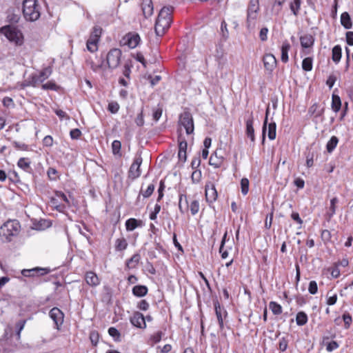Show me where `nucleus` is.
<instances>
[{"mask_svg": "<svg viewBox=\"0 0 353 353\" xmlns=\"http://www.w3.org/2000/svg\"><path fill=\"white\" fill-rule=\"evenodd\" d=\"M173 10L174 8L170 6H164L161 9L154 26V30L157 36H163L169 28L172 22Z\"/></svg>", "mask_w": 353, "mask_h": 353, "instance_id": "f257e3e1", "label": "nucleus"}, {"mask_svg": "<svg viewBox=\"0 0 353 353\" xmlns=\"http://www.w3.org/2000/svg\"><path fill=\"white\" fill-rule=\"evenodd\" d=\"M260 14L259 0H250L246 12V27L253 30L256 25Z\"/></svg>", "mask_w": 353, "mask_h": 353, "instance_id": "f03ea898", "label": "nucleus"}, {"mask_svg": "<svg viewBox=\"0 0 353 353\" xmlns=\"http://www.w3.org/2000/svg\"><path fill=\"white\" fill-rule=\"evenodd\" d=\"M22 10L25 19L28 21H35L41 15L40 6L37 0H24Z\"/></svg>", "mask_w": 353, "mask_h": 353, "instance_id": "7ed1b4c3", "label": "nucleus"}, {"mask_svg": "<svg viewBox=\"0 0 353 353\" xmlns=\"http://www.w3.org/2000/svg\"><path fill=\"white\" fill-rule=\"evenodd\" d=\"M20 230V224L17 220H9L3 223L0 228V234L7 241H11V237L17 235Z\"/></svg>", "mask_w": 353, "mask_h": 353, "instance_id": "20e7f679", "label": "nucleus"}, {"mask_svg": "<svg viewBox=\"0 0 353 353\" xmlns=\"http://www.w3.org/2000/svg\"><path fill=\"white\" fill-rule=\"evenodd\" d=\"M0 32L3 34L10 41L17 45L23 43V35L20 30L12 26H3L0 29Z\"/></svg>", "mask_w": 353, "mask_h": 353, "instance_id": "39448f33", "label": "nucleus"}, {"mask_svg": "<svg viewBox=\"0 0 353 353\" xmlns=\"http://www.w3.org/2000/svg\"><path fill=\"white\" fill-rule=\"evenodd\" d=\"M121 54V50L118 48H113L108 52L106 61L110 68L115 69L119 65Z\"/></svg>", "mask_w": 353, "mask_h": 353, "instance_id": "423d86ee", "label": "nucleus"}, {"mask_svg": "<svg viewBox=\"0 0 353 353\" xmlns=\"http://www.w3.org/2000/svg\"><path fill=\"white\" fill-rule=\"evenodd\" d=\"M57 198H53L51 203L59 212H63L66 206H70V202L67 196L61 192L56 193Z\"/></svg>", "mask_w": 353, "mask_h": 353, "instance_id": "0eeeda50", "label": "nucleus"}, {"mask_svg": "<svg viewBox=\"0 0 353 353\" xmlns=\"http://www.w3.org/2000/svg\"><path fill=\"white\" fill-rule=\"evenodd\" d=\"M179 125L183 126L188 134H191L194 132V122L191 114L185 112L181 114L179 117Z\"/></svg>", "mask_w": 353, "mask_h": 353, "instance_id": "6e6552de", "label": "nucleus"}, {"mask_svg": "<svg viewBox=\"0 0 353 353\" xmlns=\"http://www.w3.org/2000/svg\"><path fill=\"white\" fill-rule=\"evenodd\" d=\"M142 157L140 154H138L135 157L133 163L130 165L129 172H128V177L132 179H135L140 176L141 172L140 170V166L142 163Z\"/></svg>", "mask_w": 353, "mask_h": 353, "instance_id": "1a4fd4ad", "label": "nucleus"}, {"mask_svg": "<svg viewBox=\"0 0 353 353\" xmlns=\"http://www.w3.org/2000/svg\"><path fill=\"white\" fill-rule=\"evenodd\" d=\"M141 38L139 35L135 32L128 33L121 41L122 45L127 46L132 49L136 48L139 44Z\"/></svg>", "mask_w": 353, "mask_h": 353, "instance_id": "9d476101", "label": "nucleus"}, {"mask_svg": "<svg viewBox=\"0 0 353 353\" xmlns=\"http://www.w3.org/2000/svg\"><path fill=\"white\" fill-rule=\"evenodd\" d=\"M130 323L135 327L140 329L146 327L145 316L139 312H135L130 318Z\"/></svg>", "mask_w": 353, "mask_h": 353, "instance_id": "9b49d317", "label": "nucleus"}, {"mask_svg": "<svg viewBox=\"0 0 353 353\" xmlns=\"http://www.w3.org/2000/svg\"><path fill=\"white\" fill-rule=\"evenodd\" d=\"M50 269L42 268H34L32 269H23L21 271V274L23 276L30 277L34 276H43L48 274Z\"/></svg>", "mask_w": 353, "mask_h": 353, "instance_id": "f8f14e48", "label": "nucleus"}, {"mask_svg": "<svg viewBox=\"0 0 353 353\" xmlns=\"http://www.w3.org/2000/svg\"><path fill=\"white\" fill-rule=\"evenodd\" d=\"M50 316L56 324L57 328L59 329V327L61 325L63 322L64 314L62 311L58 307H53L50 311Z\"/></svg>", "mask_w": 353, "mask_h": 353, "instance_id": "ddd939ff", "label": "nucleus"}, {"mask_svg": "<svg viewBox=\"0 0 353 353\" xmlns=\"http://www.w3.org/2000/svg\"><path fill=\"white\" fill-rule=\"evenodd\" d=\"M214 309L220 329L223 330V319L227 316L228 312L218 302L214 303Z\"/></svg>", "mask_w": 353, "mask_h": 353, "instance_id": "4468645a", "label": "nucleus"}, {"mask_svg": "<svg viewBox=\"0 0 353 353\" xmlns=\"http://www.w3.org/2000/svg\"><path fill=\"white\" fill-rule=\"evenodd\" d=\"M205 198L207 201L212 203L217 198V192L214 185L209 182L205 185Z\"/></svg>", "mask_w": 353, "mask_h": 353, "instance_id": "2eb2a0df", "label": "nucleus"}, {"mask_svg": "<svg viewBox=\"0 0 353 353\" xmlns=\"http://www.w3.org/2000/svg\"><path fill=\"white\" fill-rule=\"evenodd\" d=\"M263 62L265 68L269 72H272L276 65V59L272 54H265Z\"/></svg>", "mask_w": 353, "mask_h": 353, "instance_id": "dca6fc26", "label": "nucleus"}, {"mask_svg": "<svg viewBox=\"0 0 353 353\" xmlns=\"http://www.w3.org/2000/svg\"><path fill=\"white\" fill-rule=\"evenodd\" d=\"M51 72L52 70L50 68H44L39 75L32 77V85L37 86L39 83H42L50 77Z\"/></svg>", "mask_w": 353, "mask_h": 353, "instance_id": "f3484780", "label": "nucleus"}, {"mask_svg": "<svg viewBox=\"0 0 353 353\" xmlns=\"http://www.w3.org/2000/svg\"><path fill=\"white\" fill-rule=\"evenodd\" d=\"M100 40V37L94 35L90 33L89 39L86 42V48L90 52H94L98 50V43Z\"/></svg>", "mask_w": 353, "mask_h": 353, "instance_id": "a211bd4d", "label": "nucleus"}, {"mask_svg": "<svg viewBox=\"0 0 353 353\" xmlns=\"http://www.w3.org/2000/svg\"><path fill=\"white\" fill-rule=\"evenodd\" d=\"M141 9L145 18H149L153 14L154 7L152 0H143Z\"/></svg>", "mask_w": 353, "mask_h": 353, "instance_id": "6ab92c4d", "label": "nucleus"}, {"mask_svg": "<svg viewBox=\"0 0 353 353\" xmlns=\"http://www.w3.org/2000/svg\"><path fill=\"white\" fill-rule=\"evenodd\" d=\"M86 283L92 287H96L99 285L100 281L97 275L93 272H88L85 275Z\"/></svg>", "mask_w": 353, "mask_h": 353, "instance_id": "aec40b11", "label": "nucleus"}, {"mask_svg": "<svg viewBox=\"0 0 353 353\" xmlns=\"http://www.w3.org/2000/svg\"><path fill=\"white\" fill-rule=\"evenodd\" d=\"M223 157L221 155H219L218 151H215L210 158L209 163L210 165L217 168H219L223 162Z\"/></svg>", "mask_w": 353, "mask_h": 353, "instance_id": "412c9836", "label": "nucleus"}, {"mask_svg": "<svg viewBox=\"0 0 353 353\" xmlns=\"http://www.w3.org/2000/svg\"><path fill=\"white\" fill-rule=\"evenodd\" d=\"M254 120L251 117L246 121V135L252 142L255 141L254 130L253 127Z\"/></svg>", "mask_w": 353, "mask_h": 353, "instance_id": "4be33fe9", "label": "nucleus"}, {"mask_svg": "<svg viewBox=\"0 0 353 353\" xmlns=\"http://www.w3.org/2000/svg\"><path fill=\"white\" fill-rule=\"evenodd\" d=\"M300 42L303 48H308L314 45V39L310 34H305L300 37Z\"/></svg>", "mask_w": 353, "mask_h": 353, "instance_id": "5701e85b", "label": "nucleus"}, {"mask_svg": "<svg viewBox=\"0 0 353 353\" xmlns=\"http://www.w3.org/2000/svg\"><path fill=\"white\" fill-rule=\"evenodd\" d=\"M341 23L344 28L349 30L352 28V22L348 12H344L341 15Z\"/></svg>", "mask_w": 353, "mask_h": 353, "instance_id": "b1692460", "label": "nucleus"}, {"mask_svg": "<svg viewBox=\"0 0 353 353\" xmlns=\"http://www.w3.org/2000/svg\"><path fill=\"white\" fill-rule=\"evenodd\" d=\"M179 209L181 213L184 214L188 211V199L185 194H181L179 195Z\"/></svg>", "mask_w": 353, "mask_h": 353, "instance_id": "393cba45", "label": "nucleus"}, {"mask_svg": "<svg viewBox=\"0 0 353 353\" xmlns=\"http://www.w3.org/2000/svg\"><path fill=\"white\" fill-rule=\"evenodd\" d=\"M342 56L341 47L339 45L335 46L332 51V59L335 63H339Z\"/></svg>", "mask_w": 353, "mask_h": 353, "instance_id": "a878e982", "label": "nucleus"}, {"mask_svg": "<svg viewBox=\"0 0 353 353\" xmlns=\"http://www.w3.org/2000/svg\"><path fill=\"white\" fill-rule=\"evenodd\" d=\"M290 49V44L288 41H284L281 46V61L284 63L288 61V52Z\"/></svg>", "mask_w": 353, "mask_h": 353, "instance_id": "bb28decb", "label": "nucleus"}, {"mask_svg": "<svg viewBox=\"0 0 353 353\" xmlns=\"http://www.w3.org/2000/svg\"><path fill=\"white\" fill-rule=\"evenodd\" d=\"M148 293V288L145 285H135L132 288V294L138 297L144 296Z\"/></svg>", "mask_w": 353, "mask_h": 353, "instance_id": "cd10ccee", "label": "nucleus"}, {"mask_svg": "<svg viewBox=\"0 0 353 353\" xmlns=\"http://www.w3.org/2000/svg\"><path fill=\"white\" fill-rule=\"evenodd\" d=\"M30 163L29 159L23 157L19 159L17 165L23 170L28 172L31 170Z\"/></svg>", "mask_w": 353, "mask_h": 353, "instance_id": "c85d7f7f", "label": "nucleus"}, {"mask_svg": "<svg viewBox=\"0 0 353 353\" xmlns=\"http://www.w3.org/2000/svg\"><path fill=\"white\" fill-rule=\"evenodd\" d=\"M141 256L139 254H134L126 263V266L129 269L135 268L138 265Z\"/></svg>", "mask_w": 353, "mask_h": 353, "instance_id": "c756f323", "label": "nucleus"}, {"mask_svg": "<svg viewBox=\"0 0 353 353\" xmlns=\"http://www.w3.org/2000/svg\"><path fill=\"white\" fill-rule=\"evenodd\" d=\"M114 246L117 251H123L127 248L128 243L123 237H121L116 240Z\"/></svg>", "mask_w": 353, "mask_h": 353, "instance_id": "7c9ffc66", "label": "nucleus"}, {"mask_svg": "<svg viewBox=\"0 0 353 353\" xmlns=\"http://www.w3.org/2000/svg\"><path fill=\"white\" fill-rule=\"evenodd\" d=\"M341 107V101L338 95L333 94L332 100V109L334 112H337Z\"/></svg>", "mask_w": 353, "mask_h": 353, "instance_id": "2f4dec72", "label": "nucleus"}, {"mask_svg": "<svg viewBox=\"0 0 353 353\" xmlns=\"http://www.w3.org/2000/svg\"><path fill=\"white\" fill-rule=\"evenodd\" d=\"M328 338H324L323 339V344L325 345L326 347V350L329 352H332V351L336 350L338 347H339V344L337 342L334 341H326V340H327Z\"/></svg>", "mask_w": 353, "mask_h": 353, "instance_id": "473e14b6", "label": "nucleus"}, {"mask_svg": "<svg viewBox=\"0 0 353 353\" xmlns=\"http://www.w3.org/2000/svg\"><path fill=\"white\" fill-rule=\"evenodd\" d=\"M338 143H339V139L335 136H332L326 145V149H327V152L329 153L332 152V151L337 146Z\"/></svg>", "mask_w": 353, "mask_h": 353, "instance_id": "72a5a7b5", "label": "nucleus"}, {"mask_svg": "<svg viewBox=\"0 0 353 353\" xmlns=\"http://www.w3.org/2000/svg\"><path fill=\"white\" fill-rule=\"evenodd\" d=\"M307 316L304 312H299L296 316V322L298 325H304L307 322Z\"/></svg>", "mask_w": 353, "mask_h": 353, "instance_id": "f704fd0d", "label": "nucleus"}, {"mask_svg": "<svg viewBox=\"0 0 353 353\" xmlns=\"http://www.w3.org/2000/svg\"><path fill=\"white\" fill-rule=\"evenodd\" d=\"M269 308L271 310L272 313L275 315H279L283 312L281 305L274 301L270 302Z\"/></svg>", "mask_w": 353, "mask_h": 353, "instance_id": "c9c22d12", "label": "nucleus"}, {"mask_svg": "<svg viewBox=\"0 0 353 353\" xmlns=\"http://www.w3.org/2000/svg\"><path fill=\"white\" fill-rule=\"evenodd\" d=\"M268 138L270 140H274L276 135V125L275 122H270L268 124Z\"/></svg>", "mask_w": 353, "mask_h": 353, "instance_id": "e433bc0d", "label": "nucleus"}, {"mask_svg": "<svg viewBox=\"0 0 353 353\" xmlns=\"http://www.w3.org/2000/svg\"><path fill=\"white\" fill-rule=\"evenodd\" d=\"M139 221L135 219L131 218L125 221V228L128 231H132L139 225Z\"/></svg>", "mask_w": 353, "mask_h": 353, "instance_id": "4c0bfd02", "label": "nucleus"}, {"mask_svg": "<svg viewBox=\"0 0 353 353\" xmlns=\"http://www.w3.org/2000/svg\"><path fill=\"white\" fill-rule=\"evenodd\" d=\"M301 6V0H292L290 8L292 13L297 16Z\"/></svg>", "mask_w": 353, "mask_h": 353, "instance_id": "58836bf2", "label": "nucleus"}, {"mask_svg": "<svg viewBox=\"0 0 353 353\" xmlns=\"http://www.w3.org/2000/svg\"><path fill=\"white\" fill-rule=\"evenodd\" d=\"M313 60L311 57L305 58L302 61V68L303 70L309 72L312 70Z\"/></svg>", "mask_w": 353, "mask_h": 353, "instance_id": "ea45409f", "label": "nucleus"}, {"mask_svg": "<svg viewBox=\"0 0 353 353\" xmlns=\"http://www.w3.org/2000/svg\"><path fill=\"white\" fill-rule=\"evenodd\" d=\"M88 63L90 65V68L94 72H98L102 70L103 68V61L101 59H99L97 63H94V61H88Z\"/></svg>", "mask_w": 353, "mask_h": 353, "instance_id": "a19ab883", "label": "nucleus"}, {"mask_svg": "<svg viewBox=\"0 0 353 353\" xmlns=\"http://www.w3.org/2000/svg\"><path fill=\"white\" fill-rule=\"evenodd\" d=\"M338 203V199L334 197L330 201V206L329 208V210L327 212V215L330 218H331L336 212V204Z\"/></svg>", "mask_w": 353, "mask_h": 353, "instance_id": "79ce46f5", "label": "nucleus"}, {"mask_svg": "<svg viewBox=\"0 0 353 353\" xmlns=\"http://www.w3.org/2000/svg\"><path fill=\"white\" fill-rule=\"evenodd\" d=\"M241 190L243 195H246L249 191V181L247 178H243L241 181Z\"/></svg>", "mask_w": 353, "mask_h": 353, "instance_id": "37998d69", "label": "nucleus"}, {"mask_svg": "<svg viewBox=\"0 0 353 353\" xmlns=\"http://www.w3.org/2000/svg\"><path fill=\"white\" fill-rule=\"evenodd\" d=\"M108 334L114 339L115 341H120L121 334L115 327H111L108 329Z\"/></svg>", "mask_w": 353, "mask_h": 353, "instance_id": "c03bdc74", "label": "nucleus"}, {"mask_svg": "<svg viewBox=\"0 0 353 353\" xmlns=\"http://www.w3.org/2000/svg\"><path fill=\"white\" fill-rule=\"evenodd\" d=\"M154 188L155 186L154 184H150L145 190L141 191V194L143 195L144 198H148L152 194Z\"/></svg>", "mask_w": 353, "mask_h": 353, "instance_id": "a18cd8bd", "label": "nucleus"}, {"mask_svg": "<svg viewBox=\"0 0 353 353\" xmlns=\"http://www.w3.org/2000/svg\"><path fill=\"white\" fill-rule=\"evenodd\" d=\"M190 212L192 215L196 214L199 211V202L197 200H194L190 203Z\"/></svg>", "mask_w": 353, "mask_h": 353, "instance_id": "49530a36", "label": "nucleus"}, {"mask_svg": "<svg viewBox=\"0 0 353 353\" xmlns=\"http://www.w3.org/2000/svg\"><path fill=\"white\" fill-rule=\"evenodd\" d=\"M108 110L112 114H116L119 110V105L116 101L109 103Z\"/></svg>", "mask_w": 353, "mask_h": 353, "instance_id": "de8ad7c7", "label": "nucleus"}, {"mask_svg": "<svg viewBox=\"0 0 353 353\" xmlns=\"http://www.w3.org/2000/svg\"><path fill=\"white\" fill-rule=\"evenodd\" d=\"M121 148V143L119 141L114 140L112 143V149L114 154H119Z\"/></svg>", "mask_w": 353, "mask_h": 353, "instance_id": "09e8293b", "label": "nucleus"}, {"mask_svg": "<svg viewBox=\"0 0 353 353\" xmlns=\"http://www.w3.org/2000/svg\"><path fill=\"white\" fill-rule=\"evenodd\" d=\"M221 32L222 34V37L224 39H227L229 37V32L227 28V23L225 21L221 22Z\"/></svg>", "mask_w": 353, "mask_h": 353, "instance_id": "8fccbe9b", "label": "nucleus"}, {"mask_svg": "<svg viewBox=\"0 0 353 353\" xmlns=\"http://www.w3.org/2000/svg\"><path fill=\"white\" fill-rule=\"evenodd\" d=\"M308 291L311 294H316L318 291L317 283L315 281H311L309 283Z\"/></svg>", "mask_w": 353, "mask_h": 353, "instance_id": "3c124183", "label": "nucleus"}, {"mask_svg": "<svg viewBox=\"0 0 353 353\" xmlns=\"http://www.w3.org/2000/svg\"><path fill=\"white\" fill-rule=\"evenodd\" d=\"M288 345V341L285 338L282 337L281 339H280L279 343V349L281 352L285 351L287 350Z\"/></svg>", "mask_w": 353, "mask_h": 353, "instance_id": "603ef678", "label": "nucleus"}, {"mask_svg": "<svg viewBox=\"0 0 353 353\" xmlns=\"http://www.w3.org/2000/svg\"><path fill=\"white\" fill-rule=\"evenodd\" d=\"M337 301V295L336 294H334L332 295H330V292L327 294V304L328 305H333L336 303Z\"/></svg>", "mask_w": 353, "mask_h": 353, "instance_id": "864d4df0", "label": "nucleus"}, {"mask_svg": "<svg viewBox=\"0 0 353 353\" xmlns=\"http://www.w3.org/2000/svg\"><path fill=\"white\" fill-rule=\"evenodd\" d=\"M12 144H13L14 147L17 150H28V145L23 143L14 141L12 143Z\"/></svg>", "mask_w": 353, "mask_h": 353, "instance_id": "5fc2aeb1", "label": "nucleus"}, {"mask_svg": "<svg viewBox=\"0 0 353 353\" xmlns=\"http://www.w3.org/2000/svg\"><path fill=\"white\" fill-rule=\"evenodd\" d=\"M191 177L193 183H198L201 177V172L200 170H194Z\"/></svg>", "mask_w": 353, "mask_h": 353, "instance_id": "6e6d98bb", "label": "nucleus"}, {"mask_svg": "<svg viewBox=\"0 0 353 353\" xmlns=\"http://www.w3.org/2000/svg\"><path fill=\"white\" fill-rule=\"evenodd\" d=\"M3 105L5 107L10 108L14 107V102L12 98L6 97H4L2 100Z\"/></svg>", "mask_w": 353, "mask_h": 353, "instance_id": "4d7b16f0", "label": "nucleus"}, {"mask_svg": "<svg viewBox=\"0 0 353 353\" xmlns=\"http://www.w3.org/2000/svg\"><path fill=\"white\" fill-rule=\"evenodd\" d=\"M70 135L72 139H78L81 135V132L78 128L73 129L70 131Z\"/></svg>", "mask_w": 353, "mask_h": 353, "instance_id": "13d9d810", "label": "nucleus"}, {"mask_svg": "<svg viewBox=\"0 0 353 353\" xmlns=\"http://www.w3.org/2000/svg\"><path fill=\"white\" fill-rule=\"evenodd\" d=\"M161 337H162V332L159 331V332H157L156 333H154L151 336L150 339L152 341V343H157L161 341Z\"/></svg>", "mask_w": 353, "mask_h": 353, "instance_id": "bf43d9fd", "label": "nucleus"}, {"mask_svg": "<svg viewBox=\"0 0 353 353\" xmlns=\"http://www.w3.org/2000/svg\"><path fill=\"white\" fill-rule=\"evenodd\" d=\"M268 29L267 28H263L261 29L259 32V37L262 41H265L268 39Z\"/></svg>", "mask_w": 353, "mask_h": 353, "instance_id": "052dcab7", "label": "nucleus"}, {"mask_svg": "<svg viewBox=\"0 0 353 353\" xmlns=\"http://www.w3.org/2000/svg\"><path fill=\"white\" fill-rule=\"evenodd\" d=\"M135 123L138 126H142L144 124V119L143 115V110L139 113L135 119Z\"/></svg>", "mask_w": 353, "mask_h": 353, "instance_id": "680f3d73", "label": "nucleus"}, {"mask_svg": "<svg viewBox=\"0 0 353 353\" xmlns=\"http://www.w3.org/2000/svg\"><path fill=\"white\" fill-rule=\"evenodd\" d=\"M148 79H150L151 86L153 87L161 81V77L157 75L154 77H152L151 75H149Z\"/></svg>", "mask_w": 353, "mask_h": 353, "instance_id": "e2e57ef3", "label": "nucleus"}, {"mask_svg": "<svg viewBox=\"0 0 353 353\" xmlns=\"http://www.w3.org/2000/svg\"><path fill=\"white\" fill-rule=\"evenodd\" d=\"M164 188H165L164 183L162 181H161L160 185L158 189V194H159L158 198H157L158 202L160 201L161 200V199L163 197Z\"/></svg>", "mask_w": 353, "mask_h": 353, "instance_id": "0e129e2a", "label": "nucleus"}, {"mask_svg": "<svg viewBox=\"0 0 353 353\" xmlns=\"http://www.w3.org/2000/svg\"><path fill=\"white\" fill-rule=\"evenodd\" d=\"M137 307L141 310L146 311L149 308V303L145 300H141Z\"/></svg>", "mask_w": 353, "mask_h": 353, "instance_id": "69168bd1", "label": "nucleus"}, {"mask_svg": "<svg viewBox=\"0 0 353 353\" xmlns=\"http://www.w3.org/2000/svg\"><path fill=\"white\" fill-rule=\"evenodd\" d=\"M90 33L101 38L102 34V28L99 26H95L93 27Z\"/></svg>", "mask_w": 353, "mask_h": 353, "instance_id": "338daca9", "label": "nucleus"}, {"mask_svg": "<svg viewBox=\"0 0 353 353\" xmlns=\"http://www.w3.org/2000/svg\"><path fill=\"white\" fill-rule=\"evenodd\" d=\"M346 41L348 45L353 46V32H346Z\"/></svg>", "mask_w": 353, "mask_h": 353, "instance_id": "774afa93", "label": "nucleus"}]
</instances>
